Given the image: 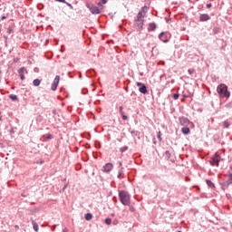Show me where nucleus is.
I'll use <instances>...</instances> for the list:
<instances>
[{"mask_svg": "<svg viewBox=\"0 0 232 232\" xmlns=\"http://www.w3.org/2000/svg\"><path fill=\"white\" fill-rule=\"evenodd\" d=\"M119 199L123 206H130V204H131V198L130 197V194L125 190H121L119 192Z\"/></svg>", "mask_w": 232, "mask_h": 232, "instance_id": "nucleus-1", "label": "nucleus"}, {"mask_svg": "<svg viewBox=\"0 0 232 232\" xmlns=\"http://www.w3.org/2000/svg\"><path fill=\"white\" fill-rule=\"evenodd\" d=\"M217 92H218V95L222 98L226 97L227 99H229V97H231V92H229V91H227V86L224 83H220L218 86Z\"/></svg>", "mask_w": 232, "mask_h": 232, "instance_id": "nucleus-2", "label": "nucleus"}, {"mask_svg": "<svg viewBox=\"0 0 232 232\" xmlns=\"http://www.w3.org/2000/svg\"><path fill=\"white\" fill-rule=\"evenodd\" d=\"M221 157L220 154H218V152H216L213 157L209 160V164L212 166H216L217 168H218L219 164H220V160H221Z\"/></svg>", "mask_w": 232, "mask_h": 232, "instance_id": "nucleus-3", "label": "nucleus"}, {"mask_svg": "<svg viewBox=\"0 0 232 232\" xmlns=\"http://www.w3.org/2000/svg\"><path fill=\"white\" fill-rule=\"evenodd\" d=\"M136 86H138L139 92L140 93H143L144 95H146V93H148V87H146V85L144 83H142L140 82H137Z\"/></svg>", "mask_w": 232, "mask_h": 232, "instance_id": "nucleus-4", "label": "nucleus"}, {"mask_svg": "<svg viewBox=\"0 0 232 232\" xmlns=\"http://www.w3.org/2000/svg\"><path fill=\"white\" fill-rule=\"evenodd\" d=\"M179 121L180 126H183V127H188L191 124V121H189V119H188L184 116L179 117Z\"/></svg>", "mask_w": 232, "mask_h": 232, "instance_id": "nucleus-5", "label": "nucleus"}, {"mask_svg": "<svg viewBox=\"0 0 232 232\" xmlns=\"http://www.w3.org/2000/svg\"><path fill=\"white\" fill-rule=\"evenodd\" d=\"M87 7L89 8L90 12L92 14H93L94 15L102 14V8H99L98 6H95V5L91 6V7H90V5H88Z\"/></svg>", "mask_w": 232, "mask_h": 232, "instance_id": "nucleus-6", "label": "nucleus"}, {"mask_svg": "<svg viewBox=\"0 0 232 232\" xmlns=\"http://www.w3.org/2000/svg\"><path fill=\"white\" fill-rule=\"evenodd\" d=\"M112 169L113 163H107L102 167V171H103V173H110V171H111Z\"/></svg>", "mask_w": 232, "mask_h": 232, "instance_id": "nucleus-7", "label": "nucleus"}, {"mask_svg": "<svg viewBox=\"0 0 232 232\" xmlns=\"http://www.w3.org/2000/svg\"><path fill=\"white\" fill-rule=\"evenodd\" d=\"M211 19V16H209V14H203L199 15V21H209Z\"/></svg>", "mask_w": 232, "mask_h": 232, "instance_id": "nucleus-8", "label": "nucleus"}, {"mask_svg": "<svg viewBox=\"0 0 232 232\" xmlns=\"http://www.w3.org/2000/svg\"><path fill=\"white\" fill-rule=\"evenodd\" d=\"M159 39L162 41V43H168V35H166V33L162 32L159 35Z\"/></svg>", "mask_w": 232, "mask_h": 232, "instance_id": "nucleus-9", "label": "nucleus"}, {"mask_svg": "<svg viewBox=\"0 0 232 232\" xmlns=\"http://www.w3.org/2000/svg\"><path fill=\"white\" fill-rule=\"evenodd\" d=\"M24 72H26V68H24V67H22V68L19 70V76H20L21 81H24V79H25V77H24Z\"/></svg>", "mask_w": 232, "mask_h": 232, "instance_id": "nucleus-10", "label": "nucleus"}, {"mask_svg": "<svg viewBox=\"0 0 232 232\" xmlns=\"http://www.w3.org/2000/svg\"><path fill=\"white\" fill-rule=\"evenodd\" d=\"M181 132L183 133V135H189V133H191V130H189V126L182 127Z\"/></svg>", "mask_w": 232, "mask_h": 232, "instance_id": "nucleus-11", "label": "nucleus"}, {"mask_svg": "<svg viewBox=\"0 0 232 232\" xmlns=\"http://www.w3.org/2000/svg\"><path fill=\"white\" fill-rule=\"evenodd\" d=\"M156 29H157V24H155V23L149 24V27H148L149 32H155Z\"/></svg>", "mask_w": 232, "mask_h": 232, "instance_id": "nucleus-12", "label": "nucleus"}, {"mask_svg": "<svg viewBox=\"0 0 232 232\" xmlns=\"http://www.w3.org/2000/svg\"><path fill=\"white\" fill-rule=\"evenodd\" d=\"M118 179H124V168H121L118 171Z\"/></svg>", "mask_w": 232, "mask_h": 232, "instance_id": "nucleus-13", "label": "nucleus"}, {"mask_svg": "<svg viewBox=\"0 0 232 232\" xmlns=\"http://www.w3.org/2000/svg\"><path fill=\"white\" fill-rule=\"evenodd\" d=\"M136 24L139 28H142L144 26V20L136 19Z\"/></svg>", "mask_w": 232, "mask_h": 232, "instance_id": "nucleus-14", "label": "nucleus"}, {"mask_svg": "<svg viewBox=\"0 0 232 232\" xmlns=\"http://www.w3.org/2000/svg\"><path fill=\"white\" fill-rule=\"evenodd\" d=\"M231 184H232L231 179H227V181L223 182L224 188H229V186H231Z\"/></svg>", "mask_w": 232, "mask_h": 232, "instance_id": "nucleus-15", "label": "nucleus"}, {"mask_svg": "<svg viewBox=\"0 0 232 232\" xmlns=\"http://www.w3.org/2000/svg\"><path fill=\"white\" fill-rule=\"evenodd\" d=\"M136 19L144 20V12H143V11H140V12L138 14Z\"/></svg>", "mask_w": 232, "mask_h": 232, "instance_id": "nucleus-16", "label": "nucleus"}, {"mask_svg": "<svg viewBox=\"0 0 232 232\" xmlns=\"http://www.w3.org/2000/svg\"><path fill=\"white\" fill-rule=\"evenodd\" d=\"M59 81H61V76L56 75L53 83H54V84L59 86Z\"/></svg>", "mask_w": 232, "mask_h": 232, "instance_id": "nucleus-17", "label": "nucleus"}, {"mask_svg": "<svg viewBox=\"0 0 232 232\" xmlns=\"http://www.w3.org/2000/svg\"><path fill=\"white\" fill-rule=\"evenodd\" d=\"M43 139H44V140H52V139H53V135H52V134H46V135H44L43 136Z\"/></svg>", "mask_w": 232, "mask_h": 232, "instance_id": "nucleus-18", "label": "nucleus"}, {"mask_svg": "<svg viewBox=\"0 0 232 232\" xmlns=\"http://www.w3.org/2000/svg\"><path fill=\"white\" fill-rule=\"evenodd\" d=\"M85 220H92V218H93V216L92 215V213H87L84 216Z\"/></svg>", "mask_w": 232, "mask_h": 232, "instance_id": "nucleus-19", "label": "nucleus"}, {"mask_svg": "<svg viewBox=\"0 0 232 232\" xmlns=\"http://www.w3.org/2000/svg\"><path fill=\"white\" fill-rule=\"evenodd\" d=\"M32 224L34 231H39V225H37L34 220L32 221Z\"/></svg>", "mask_w": 232, "mask_h": 232, "instance_id": "nucleus-20", "label": "nucleus"}, {"mask_svg": "<svg viewBox=\"0 0 232 232\" xmlns=\"http://www.w3.org/2000/svg\"><path fill=\"white\" fill-rule=\"evenodd\" d=\"M206 182H207V185L208 186V188H215V184L213 182H211V180L207 179Z\"/></svg>", "mask_w": 232, "mask_h": 232, "instance_id": "nucleus-21", "label": "nucleus"}, {"mask_svg": "<svg viewBox=\"0 0 232 232\" xmlns=\"http://www.w3.org/2000/svg\"><path fill=\"white\" fill-rule=\"evenodd\" d=\"M34 86H39L41 84V80L35 79L33 82Z\"/></svg>", "mask_w": 232, "mask_h": 232, "instance_id": "nucleus-22", "label": "nucleus"}, {"mask_svg": "<svg viewBox=\"0 0 232 232\" xmlns=\"http://www.w3.org/2000/svg\"><path fill=\"white\" fill-rule=\"evenodd\" d=\"M220 32H221L220 27H214V29H213L214 34H220Z\"/></svg>", "mask_w": 232, "mask_h": 232, "instance_id": "nucleus-23", "label": "nucleus"}, {"mask_svg": "<svg viewBox=\"0 0 232 232\" xmlns=\"http://www.w3.org/2000/svg\"><path fill=\"white\" fill-rule=\"evenodd\" d=\"M9 99H11V101H17V95H15V94H10V95H9Z\"/></svg>", "mask_w": 232, "mask_h": 232, "instance_id": "nucleus-24", "label": "nucleus"}, {"mask_svg": "<svg viewBox=\"0 0 232 232\" xmlns=\"http://www.w3.org/2000/svg\"><path fill=\"white\" fill-rule=\"evenodd\" d=\"M120 151H121V153H124V151H128V146H123V147H121V148L120 149Z\"/></svg>", "mask_w": 232, "mask_h": 232, "instance_id": "nucleus-25", "label": "nucleus"}, {"mask_svg": "<svg viewBox=\"0 0 232 232\" xmlns=\"http://www.w3.org/2000/svg\"><path fill=\"white\" fill-rule=\"evenodd\" d=\"M57 83H53L52 84V86H51V90L53 91V92H55V90H57Z\"/></svg>", "mask_w": 232, "mask_h": 232, "instance_id": "nucleus-26", "label": "nucleus"}, {"mask_svg": "<svg viewBox=\"0 0 232 232\" xmlns=\"http://www.w3.org/2000/svg\"><path fill=\"white\" fill-rule=\"evenodd\" d=\"M230 125H231V124H230L229 121H225L223 122L224 128H229Z\"/></svg>", "mask_w": 232, "mask_h": 232, "instance_id": "nucleus-27", "label": "nucleus"}, {"mask_svg": "<svg viewBox=\"0 0 232 232\" xmlns=\"http://www.w3.org/2000/svg\"><path fill=\"white\" fill-rule=\"evenodd\" d=\"M105 224H107V226H110L111 224V218H105Z\"/></svg>", "mask_w": 232, "mask_h": 232, "instance_id": "nucleus-28", "label": "nucleus"}, {"mask_svg": "<svg viewBox=\"0 0 232 232\" xmlns=\"http://www.w3.org/2000/svg\"><path fill=\"white\" fill-rule=\"evenodd\" d=\"M172 97H173L174 101H177V100L179 99V97H180V94H179V93H174V94L172 95Z\"/></svg>", "mask_w": 232, "mask_h": 232, "instance_id": "nucleus-29", "label": "nucleus"}, {"mask_svg": "<svg viewBox=\"0 0 232 232\" xmlns=\"http://www.w3.org/2000/svg\"><path fill=\"white\" fill-rule=\"evenodd\" d=\"M226 108H227L228 110H230L232 108V102H228L225 105Z\"/></svg>", "mask_w": 232, "mask_h": 232, "instance_id": "nucleus-30", "label": "nucleus"}, {"mask_svg": "<svg viewBox=\"0 0 232 232\" xmlns=\"http://www.w3.org/2000/svg\"><path fill=\"white\" fill-rule=\"evenodd\" d=\"M102 5H106V0H101L99 3H98V5L101 6Z\"/></svg>", "mask_w": 232, "mask_h": 232, "instance_id": "nucleus-31", "label": "nucleus"}, {"mask_svg": "<svg viewBox=\"0 0 232 232\" xmlns=\"http://www.w3.org/2000/svg\"><path fill=\"white\" fill-rule=\"evenodd\" d=\"M7 34H14V29H12V27H8Z\"/></svg>", "mask_w": 232, "mask_h": 232, "instance_id": "nucleus-32", "label": "nucleus"}, {"mask_svg": "<svg viewBox=\"0 0 232 232\" xmlns=\"http://www.w3.org/2000/svg\"><path fill=\"white\" fill-rule=\"evenodd\" d=\"M188 72L189 73V75H193V73H195V70L188 69Z\"/></svg>", "mask_w": 232, "mask_h": 232, "instance_id": "nucleus-33", "label": "nucleus"}, {"mask_svg": "<svg viewBox=\"0 0 232 232\" xmlns=\"http://www.w3.org/2000/svg\"><path fill=\"white\" fill-rule=\"evenodd\" d=\"M165 155L169 159L171 157V153H169V150L165 151Z\"/></svg>", "mask_w": 232, "mask_h": 232, "instance_id": "nucleus-34", "label": "nucleus"}, {"mask_svg": "<svg viewBox=\"0 0 232 232\" xmlns=\"http://www.w3.org/2000/svg\"><path fill=\"white\" fill-rule=\"evenodd\" d=\"M122 110H123L122 106H120L119 112L121 113V115L124 114V111H122Z\"/></svg>", "mask_w": 232, "mask_h": 232, "instance_id": "nucleus-35", "label": "nucleus"}, {"mask_svg": "<svg viewBox=\"0 0 232 232\" xmlns=\"http://www.w3.org/2000/svg\"><path fill=\"white\" fill-rule=\"evenodd\" d=\"M121 115L123 121H128V116L124 115V113L121 114Z\"/></svg>", "mask_w": 232, "mask_h": 232, "instance_id": "nucleus-36", "label": "nucleus"}, {"mask_svg": "<svg viewBox=\"0 0 232 232\" xmlns=\"http://www.w3.org/2000/svg\"><path fill=\"white\" fill-rule=\"evenodd\" d=\"M227 177L228 180H232V173L230 171H228Z\"/></svg>", "mask_w": 232, "mask_h": 232, "instance_id": "nucleus-37", "label": "nucleus"}, {"mask_svg": "<svg viewBox=\"0 0 232 232\" xmlns=\"http://www.w3.org/2000/svg\"><path fill=\"white\" fill-rule=\"evenodd\" d=\"M68 188V184H65L62 188L61 192H64V190Z\"/></svg>", "mask_w": 232, "mask_h": 232, "instance_id": "nucleus-38", "label": "nucleus"}, {"mask_svg": "<svg viewBox=\"0 0 232 232\" xmlns=\"http://www.w3.org/2000/svg\"><path fill=\"white\" fill-rule=\"evenodd\" d=\"M65 4L67 5V6H69V8H73V5H72V4H70L68 2H66Z\"/></svg>", "mask_w": 232, "mask_h": 232, "instance_id": "nucleus-39", "label": "nucleus"}, {"mask_svg": "<svg viewBox=\"0 0 232 232\" xmlns=\"http://www.w3.org/2000/svg\"><path fill=\"white\" fill-rule=\"evenodd\" d=\"M158 139H159V140H162V138L160 137V131H159V133H158Z\"/></svg>", "mask_w": 232, "mask_h": 232, "instance_id": "nucleus-40", "label": "nucleus"}, {"mask_svg": "<svg viewBox=\"0 0 232 232\" xmlns=\"http://www.w3.org/2000/svg\"><path fill=\"white\" fill-rule=\"evenodd\" d=\"M55 1H57L58 3H66L65 0H55Z\"/></svg>", "mask_w": 232, "mask_h": 232, "instance_id": "nucleus-41", "label": "nucleus"}, {"mask_svg": "<svg viewBox=\"0 0 232 232\" xmlns=\"http://www.w3.org/2000/svg\"><path fill=\"white\" fill-rule=\"evenodd\" d=\"M212 5L211 4H207V8H211Z\"/></svg>", "mask_w": 232, "mask_h": 232, "instance_id": "nucleus-42", "label": "nucleus"}, {"mask_svg": "<svg viewBox=\"0 0 232 232\" xmlns=\"http://www.w3.org/2000/svg\"><path fill=\"white\" fill-rule=\"evenodd\" d=\"M118 166H122V162L121 161H118Z\"/></svg>", "mask_w": 232, "mask_h": 232, "instance_id": "nucleus-43", "label": "nucleus"}, {"mask_svg": "<svg viewBox=\"0 0 232 232\" xmlns=\"http://www.w3.org/2000/svg\"><path fill=\"white\" fill-rule=\"evenodd\" d=\"M6 19V16H2V21H5Z\"/></svg>", "mask_w": 232, "mask_h": 232, "instance_id": "nucleus-44", "label": "nucleus"}, {"mask_svg": "<svg viewBox=\"0 0 232 232\" xmlns=\"http://www.w3.org/2000/svg\"><path fill=\"white\" fill-rule=\"evenodd\" d=\"M63 232H68V229H67V228H64Z\"/></svg>", "mask_w": 232, "mask_h": 232, "instance_id": "nucleus-45", "label": "nucleus"}]
</instances>
